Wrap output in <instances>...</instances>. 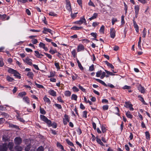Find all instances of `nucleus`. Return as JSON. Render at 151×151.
I'll use <instances>...</instances> for the list:
<instances>
[{"instance_id": "nucleus-20", "label": "nucleus", "mask_w": 151, "mask_h": 151, "mask_svg": "<svg viewBox=\"0 0 151 151\" xmlns=\"http://www.w3.org/2000/svg\"><path fill=\"white\" fill-rule=\"evenodd\" d=\"M83 28V27H78L77 26H74L71 28V29L73 30H78L82 29Z\"/></svg>"}, {"instance_id": "nucleus-43", "label": "nucleus", "mask_w": 151, "mask_h": 151, "mask_svg": "<svg viewBox=\"0 0 151 151\" xmlns=\"http://www.w3.org/2000/svg\"><path fill=\"white\" fill-rule=\"evenodd\" d=\"M105 72H106V73L108 74H109V75H111V76H114V74H113V73H112V72H109V71H108L106 70H105Z\"/></svg>"}, {"instance_id": "nucleus-36", "label": "nucleus", "mask_w": 151, "mask_h": 151, "mask_svg": "<svg viewBox=\"0 0 151 151\" xmlns=\"http://www.w3.org/2000/svg\"><path fill=\"white\" fill-rule=\"evenodd\" d=\"M65 95L67 96H70L71 95V92L68 91H67L65 92Z\"/></svg>"}, {"instance_id": "nucleus-39", "label": "nucleus", "mask_w": 151, "mask_h": 151, "mask_svg": "<svg viewBox=\"0 0 151 151\" xmlns=\"http://www.w3.org/2000/svg\"><path fill=\"white\" fill-rule=\"evenodd\" d=\"M49 15L50 16L54 17L57 16V14L53 12H50L49 13Z\"/></svg>"}, {"instance_id": "nucleus-58", "label": "nucleus", "mask_w": 151, "mask_h": 151, "mask_svg": "<svg viewBox=\"0 0 151 151\" xmlns=\"http://www.w3.org/2000/svg\"><path fill=\"white\" fill-rule=\"evenodd\" d=\"M99 24V22H93V23L92 26L93 27H95L97 26Z\"/></svg>"}, {"instance_id": "nucleus-22", "label": "nucleus", "mask_w": 151, "mask_h": 151, "mask_svg": "<svg viewBox=\"0 0 151 151\" xmlns=\"http://www.w3.org/2000/svg\"><path fill=\"white\" fill-rule=\"evenodd\" d=\"M27 94L26 92L24 91H22L19 93L18 94V96L21 97H22L23 96L26 95Z\"/></svg>"}, {"instance_id": "nucleus-2", "label": "nucleus", "mask_w": 151, "mask_h": 151, "mask_svg": "<svg viewBox=\"0 0 151 151\" xmlns=\"http://www.w3.org/2000/svg\"><path fill=\"white\" fill-rule=\"evenodd\" d=\"M65 1L66 9L69 11L71 12L72 9L70 1L69 0H65Z\"/></svg>"}, {"instance_id": "nucleus-28", "label": "nucleus", "mask_w": 151, "mask_h": 151, "mask_svg": "<svg viewBox=\"0 0 151 151\" xmlns=\"http://www.w3.org/2000/svg\"><path fill=\"white\" fill-rule=\"evenodd\" d=\"M13 143L12 142H9L8 144V146L10 150L12 149L13 147Z\"/></svg>"}, {"instance_id": "nucleus-19", "label": "nucleus", "mask_w": 151, "mask_h": 151, "mask_svg": "<svg viewBox=\"0 0 151 151\" xmlns=\"http://www.w3.org/2000/svg\"><path fill=\"white\" fill-rule=\"evenodd\" d=\"M105 63L107 65L111 67V68L112 69L114 68V67L113 65L111 63H109L107 61H105Z\"/></svg>"}, {"instance_id": "nucleus-7", "label": "nucleus", "mask_w": 151, "mask_h": 151, "mask_svg": "<svg viewBox=\"0 0 151 151\" xmlns=\"http://www.w3.org/2000/svg\"><path fill=\"white\" fill-rule=\"evenodd\" d=\"M43 29L44 30L42 31V32L43 33L46 34L47 33L46 32H48L50 33L52 35H53V34L52 32V31L50 29L47 28H46L44 27L43 28Z\"/></svg>"}, {"instance_id": "nucleus-16", "label": "nucleus", "mask_w": 151, "mask_h": 151, "mask_svg": "<svg viewBox=\"0 0 151 151\" xmlns=\"http://www.w3.org/2000/svg\"><path fill=\"white\" fill-rule=\"evenodd\" d=\"M27 76L31 79H33L34 76L33 73L32 72H29L27 74Z\"/></svg>"}, {"instance_id": "nucleus-32", "label": "nucleus", "mask_w": 151, "mask_h": 151, "mask_svg": "<svg viewBox=\"0 0 151 151\" xmlns=\"http://www.w3.org/2000/svg\"><path fill=\"white\" fill-rule=\"evenodd\" d=\"M101 73H102V71L101 70L98 71L96 73V76L97 77H100V76L101 74Z\"/></svg>"}, {"instance_id": "nucleus-17", "label": "nucleus", "mask_w": 151, "mask_h": 151, "mask_svg": "<svg viewBox=\"0 0 151 151\" xmlns=\"http://www.w3.org/2000/svg\"><path fill=\"white\" fill-rule=\"evenodd\" d=\"M126 115L128 118L130 119H132L133 116L130 114V112L129 111H128L126 113Z\"/></svg>"}, {"instance_id": "nucleus-54", "label": "nucleus", "mask_w": 151, "mask_h": 151, "mask_svg": "<svg viewBox=\"0 0 151 151\" xmlns=\"http://www.w3.org/2000/svg\"><path fill=\"white\" fill-rule=\"evenodd\" d=\"M91 35L95 38H96L97 34L96 33H91Z\"/></svg>"}, {"instance_id": "nucleus-10", "label": "nucleus", "mask_w": 151, "mask_h": 151, "mask_svg": "<svg viewBox=\"0 0 151 151\" xmlns=\"http://www.w3.org/2000/svg\"><path fill=\"white\" fill-rule=\"evenodd\" d=\"M96 142L99 144H100L102 146H105L101 142V140L100 139L98 138L97 137H96Z\"/></svg>"}, {"instance_id": "nucleus-23", "label": "nucleus", "mask_w": 151, "mask_h": 151, "mask_svg": "<svg viewBox=\"0 0 151 151\" xmlns=\"http://www.w3.org/2000/svg\"><path fill=\"white\" fill-rule=\"evenodd\" d=\"M23 100L26 102L27 104H29V100L27 97H25L23 98Z\"/></svg>"}, {"instance_id": "nucleus-14", "label": "nucleus", "mask_w": 151, "mask_h": 151, "mask_svg": "<svg viewBox=\"0 0 151 151\" xmlns=\"http://www.w3.org/2000/svg\"><path fill=\"white\" fill-rule=\"evenodd\" d=\"M98 15V14L97 13H94L93 14L92 16L89 19V20L90 21H91L93 19L96 18L97 17Z\"/></svg>"}, {"instance_id": "nucleus-52", "label": "nucleus", "mask_w": 151, "mask_h": 151, "mask_svg": "<svg viewBox=\"0 0 151 151\" xmlns=\"http://www.w3.org/2000/svg\"><path fill=\"white\" fill-rule=\"evenodd\" d=\"M72 54L74 57H75L76 55V51L75 50H73L71 52Z\"/></svg>"}, {"instance_id": "nucleus-30", "label": "nucleus", "mask_w": 151, "mask_h": 151, "mask_svg": "<svg viewBox=\"0 0 151 151\" xmlns=\"http://www.w3.org/2000/svg\"><path fill=\"white\" fill-rule=\"evenodd\" d=\"M64 119L67 122H69L70 121V119L68 116L66 114H65L64 116Z\"/></svg>"}, {"instance_id": "nucleus-53", "label": "nucleus", "mask_w": 151, "mask_h": 151, "mask_svg": "<svg viewBox=\"0 0 151 151\" xmlns=\"http://www.w3.org/2000/svg\"><path fill=\"white\" fill-rule=\"evenodd\" d=\"M108 106L107 105L104 106L103 107V109L104 110H107L108 109Z\"/></svg>"}, {"instance_id": "nucleus-9", "label": "nucleus", "mask_w": 151, "mask_h": 151, "mask_svg": "<svg viewBox=\"0 0 151 151\" xmlns=\"http://www.w3.org/2000/svg\"><path fill=\"white\" fill-rule=\"evenodd\" d=\"M7 150V146L6 144H3L0 148V151H6Z\"/></svg>"}, {"instance_id": "nucleus-48", "label": "nucleus", "mask_w": 151, "mask_h": 151, "mask_svg": "<svg viewBox=\"0 0 151 151\" xmlns=\"http://www.w3.org/2000/svg\"><path fill=\"white\" fill-rule=\"evenodd\" d=\"M39 46L43 48L45 46V44L43 43L42 42H40L39 45Z\"/></svg>"}, {"instance_id": "nucleus-26", "label": "nucleus", "mask_w": 151, "mask_h": 151, "mask_svg": "<svg viewBox=\"0 0 151 151\" xmlns=\"http://www.w3.org/2000/svg\"><path fill=\"white\" fill-rule=\"evenodd\" d=\"M15 70L13 69L9 68L8 70V71L9 73L13 74L14 73V72H15Z\"/></svg>"}, {"instance_id": "nucleus-21", "label": "nucleus", "mask_w": 151, "mask_h": 151, "mask_svg": "<svg viewBox=\"0 0 151 151\" xmlns=\"http://www.w3.org/2000/svg\"><path fill=\"white\" fill-rule=\"evenodd\" d=\"M35 55L37 57L39 58H41L40 55L43 56V55L42 54H40L39 52L37 51H35Z\"/></svg>"}, {"instance_id": "nucleus-1", "label": "nucleus", "mask_w": 151, "mask_h": 151, "mask_svg": "<svg viewBox=\"0 0 151 151\" xmlns=\"http://www.w3.org/2000/svg\"><path fill=\"white\" fill-rule=\"evenodd\" d=\"M40 118L42 120L46 123L48 125H51V121L48 119L45 116L41 115Z\"/></svg>"}, {"instance_id": "nucleus-15", "label": "nucleus", "mask_w": 151, "mask_h": 151, "mask_svg": "<svg viewBox=\"0 0 151 151\" xmlns=\"http://www.w3.org/2000/svg\"><path fill=\"white\" fill-rule=\"evenodd\" d=\"M13 74L14 75V76L20 79L21 78V76L19 75L20 74L16 70H15V72H14V73Z\"/></svg>"}, {"instance_id": "nucleus-24", "label": "nucleus", "mask_w": 151, "mask_h": 151, "mask_svg": "<svg viewBox=\"0 0 151 151\" xmlns=\"http://www.w3.org/2000/svg\"><path fill=\"white\" fill-rule=\"evenodd\" d=\"M138 97L140 98V100L141 101H142L143 103L145 105H147L146 103H145V102L144 101L143 98L141 96H138Z\"/></svg>"}, {"instance_id": "nucleus-59", "label": "nucleus", "mask_w": 151, "mask_h": 151, "mask_svg": "<svg viewBox=\"0 0 151 151\" xmlns=\"http://www.w3.org/2000/svg\"><path fill=\"white\" fill-rule=\"evenodd\" d=\"M131 87L130 86L127 85H125L123 87V89H129Z\"/></svg>"}, {"instance_id": "nucleus-25", "label": "nucleus", "mask_w": 151, "mask_h": 151, "mask_svg": "<svg viewBox=\"0 0 151 151\" xmlns=\"http://www.w3.org/2000/svg\"><path fill=\"white\" fill-rule=\"evenodd\" d=\"M15 149L17 150V151H22V147L20 146H17L15 147Z\"/></svg>"}, {"instance_id": "nucleus-38", "label": "nucleus", "mask_w": 151, "mask_h": 151, "mask_svg": "<svg viewBox=\"0 0 151 151\" xmlns=\"http://www.w3.org/2000/svg\"><path fill=\"white\" fill-rule=\"evenodd\" d=\"M35 83L37 88H44L43 86L37 84L36 82H35Z\"/></svg>"}, {"instance_id": "nucleus-18", "label": "nucleus", "mask_w": 151, "mask_h": 151, "mask_svg": "<svg viewBox=\"0 0 151 151\" xmlns=\"http://www.w3.org/2000/svg\"><path fill=\"white\" fill-rule=\"evenodd\" d=\"M134 10L135 13L137 14H138V12L139 10V8L138 5H137L135 6Z\"/></svg>"}, {"instance_id": "nucleus-49", "label": "nucleus", "mask_w": 151, "mask_h": 151, "mask_svg": "<svg viewBox=\"0 0 151 151\" xmlns=\"http://www.w3.org/2000/svg\"><path fill=\"white\" fill-rule=\"evenodd\" d=\"M57 145L58 147H60V148L62 150H63L64 147H63L61 145L60 143H58L57 144Z\"/></svg>"}, {"instance_id": "nucleus-5", "label": "nucleus", "mask_w": 151, "mask_h": 151, "mask_svg": "<svg viewBox=\"0 0 151 151\" xmlns=\"http://www.w3.org/2000/svg\"><path fill=\"white\" fill-rule=\"evenodd\" d=\"M23 60L27 64L30 65H32V60L29 58L27 57L25 59H23Z\"/></svg>"}, {"instance_id": "nucleus-45", "label": "nucleus", "mask_w": 151, "mask_h": 151, "mask_svg": "<svg viewBox=\"0 0 151 151\" xmlns=\"http://www.w3.org/2000/svg\"><path fill=\"white\" fill-rule=\"evenodd\" d=\"M101 75V76L100 77V78L101 79H102L105 77L106 75V73L105 72H102Z\"/></svg>"}, {"instance_id": "nucleus-37", "label": "nucleus", "mask_w": 151, "mask_h": 151, "mask_svg": "<svg viewBox=\"0 0 151 151\" xmlns=\"http://www.w3.org/2000/svg\"><path fill=\"white\" fill-rule=\"evenodd\" d=\"M6 79L9 81H12L14 80V79L12 78L11 77H10L9 76H7Z\"/></svg>"}, {"instance_id": "nucleus-33", "label": "nucleus", "mask_w": 151, "mask_h": 151, "mask_svg": "<svg viewBox=\"0 0 151 151\" xmlns=\"http://www.w3.org/2000/svg\"><path fill=\"white\" fill-rule=\"evenodd\" d=\"M77 98V96L75 94H73L71 96V99L73 100H76Z\"/></svg>"}, {"instance_id": "nucleus-64", "label": "nucleus", "mask_w": 151, "mask_h": 151, "mask_svg": "<svg viewBox=\"0 0 151 151\" xmlns=\"http://www.w3.org/2000/svg\"><path fill=\"white\" fill-rule=\"evenodd\" d=\"M30 148V146L27 145V147L25 148V150L26 151H28L29 150Z\"/></svg>"}, {"instance_id": "nucleus-11", "label": "nucleus", "mask_w": 151, "mask_h": 151, "mask_svg": "<svg viewBox=\"0 0 151 151\" xmlns=\"http://www.w3.org/2000/svg\"><path fill=\"white\" fill-rule=\"evenodd\" d=\"M49 93L50 95L53 96H56V92L53 90H51L49 91Z\"/></svg>"}, {"instance_id": "nucleus-12", "label": "nucleus", "mask_w": 151, "mask_h": 151, "mask_svg": "<svg viewBox=\"0 0 151 151\" xmlns=\"http://www.w3.org/2000/svg\"><path fill=\"white\" fill-rule=\"evenodd\" d=\"M95 80L98 82H99V83H100L103 85L104 86H107V85L102 81L98 79H96Z\"/></svg>"}, {"instance_id": "nucleus-40", "label": "nucleus", "mask_w": 151, "mask_h": 151, "mask_svg": "<svg viewBox=\"0 0 151 151\" xmlns=\"http://www.w3.org/2000/svg\"><path fill=\"white\" fill-rule=\"evenodd\" d=\"M104 25H102L100 29V32H101L104 33Z\"/></svg>"}, {"instance_id": "nucleus-35", "label": "nucleus", "mask_w": 151, "mask_h": 151, "mask_svg": "<svg viewBox=\"0 0 151 151\" xmlns=\"http://www.w3.org/2000/svg\"><path fill=\"white\" fill-rule=\"evenodd\" d=\"M66 141L67 143L69 145H70L71 146H74L73 144L68 139H67Z\"/></svg>"}, {"instance_id": "nucleus-47", "label": "nucleus", "mask_w": 151, "mask_h": 151, "mask_svg": "<svg viewBox=\"0 0 151 151\" xmlns=\"http://www.w3.org/2000/svg\"><path fill=\"white\" fill-rule=\"evenodd\" d=\"M124 15H122V16L121 17V23L122 24H124L125 23V22L124 21Z\"/></svg>"}, {"instance_id": "nucleus-6", "label": "nucleus", "mask_w": 151, "mask_h": 151, "mask_svg": "<svg viewBox=\"0 0 151 151\" xmlns=\"http://www.w3.org/2000/svg\"><path fill=\"white\" fill-rule=\"evenodd\" d=\"M110 36L111 37L114 38L115 36V31L114 28L110 29Z\"/></svg>"}, {"instance_id": "nucleus-57", "label": "nucleus", "mask_w": 151, "mask_h": 151, "mask_svg": "<svg viewBox=\"0 0 151 151\" xmlns=\"http://www.w3.org/2000/svg\"><path fill=\"white\" fill-rule=\"evenodd\" d=\"M131 104H129L128 102H126L125 103V105H124L125 106L126 108H129V106H130V105H131Z\"/></svg>"}, {"instance_id": "nucleus-4", "label": "nucleus", "mask_w": 151, "mask_h": 151, "mask_svg": "<svg viewBox=\"0 0 151 151\" xmlns=\"http://www.w3.org/2000/svg\"><path fill=\"white\" fill-rule=\"evenodd\" d=\"M14 142L16 145H20L22 142V139L20 137H17L14 139Z\"/></svg>"}, {"instance_id": "nucleus-60", "label": "nucleus", "mask_w": 151, "mask_h": 151, "mask_svg": "<svg viewBox=\"0 0 151 151\" xmlns=\"http://www.w3.org/2000/svg\"><path fill=\"white\" fill-rule=\"evenodd\" d=\"M55 106L59 109H61L62 108V106L61 105L58 104H55Z\"/></svg>"}, {"instance_id": "nucleus-46", "label": "nucleus", "mask_w": 151, "mask_h": 151, "mask_svg": "<svg viewBox=\"0 0 151 151\" xmlns=\"http://www.w3.org/2000/svg\"><path fill=\"white\" fill-rule=\"evenodd\" d=\"M117 21V19L116 18H113L112 19V24L114 25L115 22Z\"/></svg>"}, {"instance_id": "nucleus-27", "label": "nucleus", "mask_w": 151, "mask_h": 151, "mask_svg": "<svg viewBox=\"0 0 151 151\" xmlns=\"http://www.w3.org/2000/svg\"><path fill=\"white\" fill-rule=\"evenodd\" d=\"M138 89L139 91H141V93H144L145 90L144 88L143 87L140 86L139 87Z\"/></svg>"}, {"instance_id": "nucleus-8", "label": "nucleus", "mask_w": 151, "mask_h": 151, "mask_svg": "<svg viewBox=\"0 0 151 151\" xmlns=\"http://www.w3.org/2000/svg\"><path fill=\"white\" fill-rule=\"evenodd\" d=\"M84 47L83 45L82 44L79 45L77 47V51L78 52L80 51L84 50Z\"/></svg>"}, {"instance_id": "nucleus-51", "label": "nucleus", "mask_w": 151, "mask_h": 151, "mask_svg": "<svg viewBox=\"0 0 151 151\" xmlns=\"http://www.w3.org/2000/svg\"><path fill=\"white\" fill-rule=\"evenodd\" d=\"M88 4L89 6H92L93 7H95V5L93 3V2L92 1H91V0L90 1V2H89Z\"/></svg>"}, {"instance_id": "nucleus-44", "label": "nucleus", "mask_w": 151, "mask_h": 151, "mask_svg": "<svg viewBox=\"0 0 151 151\" xmlns=\"http://www.w3.org/2000/svg\"><path fill=\"white\" fill-rule=\"evenodd\" d=\"M17 118L20 121L22 122H24V121L23 119L21 117H20V116H18L17 117Z\"/></svg>"}, {"instance_id": "nucleus-13", "label": "nucleus", "mask_w": 151, "mask_h": 151, "mask_svg": "<svg viewBox=\"0 0 151 151\" xmlns=\"http://www.w3.org/2000/svg\"><path fill=\"white\" fill-rule=\"evenodd\" d=\"M43 99L45 102L47 103L48 104H49L50 103V101L49 99L47 98L46 96H45L43 98Z\"/></svg>"}, {"instance_id": "nucleus-41", "label": "nucleus", "mask_w": 151, "mask_h": 151, "mask_svg": "<svg viewBox=\"0 0 151 151\" xmlns=\"http://www.w3.org/2000/svg\"><path fill=\"white\" fill-rule=\"evenodd\" d=\"M89 70L90 71H92L94 70V65L92 64L91 66L89 67Z\"/></svg>"}, {"instance_id": "nucleus-63", "label": "nucleus", "mask_w": 151, "mask_h": 151, "mask_svg": "<svg viewBox=\"0 0 151 151\" xmlns=\"http://www.w3.org/2000/svg\"><path fill=\"white\" fill-rule=\"evenodd\" d=\"M44 150V148L42 146L39 147L38 149V151H43Z\"/></svg>"}, {"instance_id": "nucleus-42", "label": "nucleus", "mask_w": 151, "mask_h": 151, "mask_svg": "<svg viewBox=\"0 0 151 151\" xmlns=\"http://www.w3.org/2000/svg\"><path fill=\"white\" fill-rule=\"evenodd\" d=\"M1 115L4 116L5 117H6L7 118L9 116L8 114H7L5 112L2 113L1 114Z\"/></svg>"}, {"instance_id": "nucleus-62", "label": "nucleus", "mask_w": 151, "mask_h": 151, "mask_svg": "<svg viewBox=\"0 0 151 151\" xmlns=\"http://www.w3.org/2000/svg\"><path fill=\"white\" fill-rule=\"evenodd\" d=\"M73 89L74 91L78 92L79 91V89L76 86H74L73 87Z\"/></svg>"}, {"instance_id": "nucleus-34", "label": "nucleus", "mask_w": 151, "mask_h": 151, "mask_svg": "<svg viewBox=\"0 0 151 151\" xmlns=\"http://www.w3.org/2000/svg\"><path fill=\"white\" fill-rule=\"evenodd\" d=\"M84 100L86 103H88L90 105H92V102L89 100H87L86 97H84Z\"/></svg>"}, {"instance_id": "nucleus-56", "label": "nucleus", "mask_w": 151, "mask_h": 151, "mask_svg": "<svg viewBox=\"0 0 151 151\" xmlns=\"http://www.w3.org/2000/svg\"><path fill=\"white\" fill-rule=\"evenodd\" d=\"M32 43L35 44L37 42V40L36 39H33L32 40Z\"/></svg>"}, {"instance_id": "nucleus-55", "label": "nucleus", "mask_w": 151, "mask_h": 151, "mask_svg": "<svg viewBox=\"0 0 151 151\" xmlns=\"http://www.w3.org/2000/svg\"><path fill=\"white\" fill-rule=\"evenodd\" d=\"M79 88L82 90L83 92H85L86 91V90L82 86H81L80 85H79Z\"/></svg>"}, {"instance_id": "nucleus-29", "label": "nucleus", "mask_w": 151, "mask_h": 151, "mask_svg": "<svg viewBox=\"0 0 151 151\" xmlns=\"http://www.w3.org/2000/svg\"><path fill=\"white\" fill-rule=\"evenodd\" d=\"M40 113L43 114H46V111L43 108H41L40 107Z\"/></svg>"}, {"instance_id": "nucleus-61", "label": "nucleus", "mask_w": 151, "mask_h": 151, "mask_svg": "<svg viewBox=\"0 0 151 151\" xmlns=\"http://www.w3.org/2000/svg\"><path fill=\"white\" fill-rule=\"evenodd\" d=\"M45 55L47 57H48L49 58L51 59L52 58V56L51 55L48 53H45Z\"/></svg>"}, {"instance_id": "nucleus-50", "label": "nucleus", "mask_w": 151, "mask_h": 151, "mask_svg": "<svg viewBox=\"0 0 151 151\" xmlns=\"http://www.w3.org/2000/svg\"><path fill=\"white\" fill-rule=\"evenodd\" d=\"M55 65L57 69H60V68L59 65V63H55Z\"/></svg>"}, {"instance_id": "nucleus-3", "label": "nucleus", "mask_w": 151, "mask_h": 151, "mask_svg": "<svg viewBox=\"0 0 151 151\" xmlns=\"http://www.w3.org/2000/svg\"><path fill=\"white\" fill-rule=\"evenodd\" d=\"M84 23L85 25H87V23L84 17L80 18V20L77 22V24H81L82 23Z\"/></svg>"}, {"instance_id": "nucleus-31", "label": "nucleus", "mask_w": 151, "mask_h": 151, "mask_svg": "<svg viewBox=\"0 0 151 151\" xmlns=\"http://www.w3.org/2000/svg\"><path fill=\"white\" fill-rule=\"evenodd\" d=\"M145 134L146 136V139H150V135L149 132H146L145 133Z\"/></svg>"}]
</instances>
